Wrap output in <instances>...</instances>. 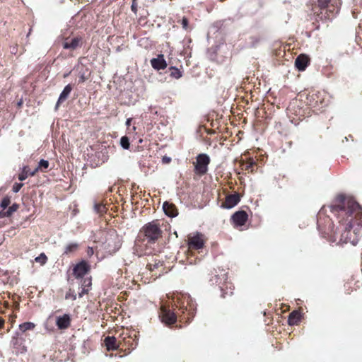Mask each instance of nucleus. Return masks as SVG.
Here are the masks:
<instances>
[{"instance_id": "nucleus-13", "label": "nucleus", "mask_w": 362, "mask_h": 362, "mask_svg": "<svg viewBox=\"0 0 362 362\" xmlns=\"http://www.w3.org/2000/svg\"><path fill=\"white\" fill-rule=\"evenodd\" d=\"M56 325L59 329H66L70 325V317L67 314L58 316L56 319Z\"/></svg>"}, {"instance_id": "nucleus-33", "label": "nucleus", "mask_w": 362, "mask_h": 362, "mask_svg": "<svg viewBox=\"0 0 362 362\" xmlns=\"http://www.w3.org/2000/svg\"><path fill=\"white\" fill-rule=\"evenodd\" d=\"M254 164H255V161L251 160L248 163H245V169L249 170L252 168Z\"/></svg>"}, {"instance_id": "nucleus-24", "label": "nucleus", "mask_w": 362, "mask_h": 362, "mask_svg": "<svg viewBox=\"0 0 362 362\" xmlns=\"http://www.w3.org/2000/svg\"><path fill=\"white\" fill-rule=\"evenodd\" d=\"M18 208V204H13L12 206H11L6 212L2 213L0 212V218L4 217V216H11L14 211H16Z\"/></svg>"}, {"instance_id": "nucleus-17", "label": "nucleus", "mask_w": 362, "mask_h": 362, "mask_svg": "<svg viewBox=\"0 0 362 362\" xmlns=\"http://www.w3.org/2000/svg\"><path fill=\"white\" fill-rule=\"evenodd\" d=\"M105 344L108 351L116 350L119 347L115 337H107L105 339Z\"/></svg>"}, {"instance_id": "nucleus-5", "label": "nucleus", "mask_w": 362, "mask_h": 362, "mask_svg": "<svg viewBox=\"0 0 362 362\" xmlns=\"http://www.w3.org/2000/svg\"><path fill=\"white\" fill-rule=\"evenodd\" d=\"M204 245V235L197 232L193 235L188 237V246L189 249L199 250Z\"/></svg>"}, {"instance_id": "nucleus-23", "label": "nucleus", "mask_w": 362, "mask_h": 362, "mask_svg": "<svg viewBox=\"0 0 362 362\" xmlns=\"http://www.w3.org/2000/svg\"><path fill=\"white\" fill-rule=\"evenodd\" d=\"M35 325L33 322H26L19 325V328L22 332H25L27 330H31L35 328Z\"/></svg>"}, {"instance_id": "nucleus-38", "label": "nucleus", "mask_w": 362, "mask_h": 362, "mask_svg": "<svg viewBox=\"0 0 362 362\" xmlns=\"http://www.w3.org/2000/svg\"><path fill=\"white\" fill-rule=\"evenodd\" d=\"M170 160L171 159L169 157H163V162H165V163H169L170 161Z\"/></svg>"}, {"instance_id": "nucleus-14", "label": "nucleus", "mask_w": 362, "mask_h": 362, "mask_svg": "<svg viewBox=\"0 0 362 362\" xmlns=\"http://www.w3.org/2000/svg\"><path fill=\"white\" fill-rule=\"evenodd\" d=\"M309 59L304 54L299 55L295 61V66L299 71H304L308 66Z\"/></svg>"}, {"instance_id": "nucleus-22", "label": "nucleus", "mask_w": 362, "mask_h": 362, "mask_svg": "<svg viewBox=\"0 0 362 362\" xmlns=\"http://www.w3.org/2000/svg\"><path fill=\"white\" fill-rule=\"evenodd\" d=\"M162 264H163L160 260L157 259H153L148 263L147 267L149 270L153 271L156 269H158L160 266H162Z\"/></svg>"}, {"instance_id": "nucleus-30", "label": "nucleus", "mask_w": 362, "mask_h": 362, "mask_svg": "<svg viewBox=\"0 0 362 362\" xmlns=\"http://www.w3.org/2000/svg\"><path fill=\"white\" fill-rule=\"evenodd\" d=\"M330 0H318V6L321 9L328 7Z\"/></svg>"}, {"instance_id": "nucleus-7", "label": "nucleus", "mask_w": 362, "mask_h": 362, "mask_svg": "<svg viewBox=\"0 0 362 362\" xmlns=\"http://www.w3.org/2000/svg\"><path fill=\"white\" fill-rule=\"evenodd\" d=\"M240 201V196L238 193L229 194L226 196L225 202L222 203L221 207L230 209L235 206Z\"/></svg>"}, {"instance_id": "nucleus-39", "label": "nucleus", "mask_w": 362, "mask_h": 362, "mask_svg": "<svg viewBox=\"0 0 362 362\" xmlns=\"http://www.w3.org/2000/svg\"><path fill=\"white\" fill-rule=\"evenodd\" d=\"M11 52L12 54H16V52H17V49H16V47H13V48H11Z\"/></svg>"}, {"instance_id": "nucleus-34", "label": "nucleus", "mask_w": 362, "mask_h": 362, "mask_svg": "<svg viewBox=\"0 0 362 362\" xmlns=\"http://www.w3.org/2000/svg\"><path fill=\"white\" fill-rule=\"evenodd\" d=\"M182 25L184 29H187L188 26V21L186 18L182 19Z\"/></svg>"}, {"instance_id": "nucleus-11", "label": "nucleus", "mask_w": 362, "mask_h": 362, "mask_svg": "<svg viewBox=\"0 0 362 362\" xmlns=\"http://www.w3.org/2000/svg\"><path fill=\"white\" fill-rule=\"evenodd\" d=\"M151 64L156 70L164 69L167 67V62L164 59L163 54H158L156 58L151 59Z\"/></svg>"}, {"instance_id": "nucleus-4", "label": "nucleus", "mask_w": 362, "mask_h": 362, "mask_svg": "<svg viewBox=\"0 0 362 362\" xmlns=\"http://www.w3.org/2000/svg\"><path fill=\"white\" fill-rule=\"evenodd\" d=\"M209 163L210 158L207 154H199L197 157L195 171L200 175L205 174L208 170V165Z\"/></svg>"}, {"instance_id": "nucleus-27", "label": "nucleus", "mask_w": 362, "mask_h": 362, "mask_svg": "<svg viewBox=\"0 0 362 362\" xmlns=\"http://www.w3.org/2000/svg\"><path fill=\"white\" fill-rule=\"evenodd\" d=\"M120 145L124 149H129L130 144L128 137L122 136L120 139Z\"/></svg>"}, {"instance_id": "nucleus-31", "label": "nucleus", "mask_w": 362, "mask_h": 362, "mask_svg": "<svg viewBox=\"0 0 362 362\" xmlns=\"http://www.w3.org/2000/svg\"><path fill=\"white\" fill-rule=\"evenodd\" d=\"M23 186V183H15L13 186L12 190L13 192L17 193L20 191L21 187Z\"/></svg>"}, {"instance_id": "nucleus-1", "label": "nucleus", "mask_w": 362, "mask_h": 362, "mask_svg": "<svg viewBox=\"0 0 362 362\" xmlns=\"http://www.w3.org/2000/svg\"><path fill=\"white\" fill-rule=\"evenodd\" d=\"M337 204L330 206V211L337 218L339 226L337 233L340 234V241L356 245L358 241V231L362 227V209L351 198L341 195Z\"/></svg>"}, {"instance_id": "nucleus-32", "label": "nucleus", "mask_w": 362, "mask_h": 362, "mask_svg": "<svg viewBox=\"0 0 362 362\" xmlns=\"http://www.w3.org/2000/svg\"><path fill=\"white\" fill-rule=\"evenodd\" d=\"M87 78L85 76L84 73H80L79 74V80L78 83H83L86 81Z\"/></svg>"}, {"instance_id": "nucleus-9", "label": "nucleus", "mask_w": 362, "mask_h": 362, "mask_svg": "<svg viewBox=\"0 0 362 362\" xmlns=\"http://www.w3.org/2000/svg\"><path fill=\"white\" fill-rule=\"evenodd\" d=\"M88 269V264L86 262L82 261L74 267V274L76 278H82L87 274Z\"/></svg>"}, {"instance_id": "nucleus-18", "label": "nucleus", "mask_w": 362, "mask_h": 362, "mask_svg": "<svg viewBox=\"0 0 362 362\" xmlns=\"http://www.w3.org/2000/svg\"><path fill=\"white\" fill-rule=\"evenodd\" d=\"M301 315L299 311L294 310L290 313L288 319V322L289 325H297L298 322L300 320Z\"/></svg>"}, {"instance_id": "nucleus-28", "label": "nucleus", "mask_w": 362, "mask_h": 362, "mask_svg": "<svg viewBox=\"0 0 362 362\" xmlns=\"http://www.w3.org/2000/svg\"><path fill=\"white\" fill-rule=\"evenodd\" d=\"M10 198L8 197H5L1 202V204H0V206L3 209H5L6 208H7V206L10 204Z\"/></svg>"}, {"instance_id": "nucleus-19", "label": "nucleus", "mask_w": 362, "mask_h": 362, "mask_svg": "<svg viewBox=\"0 0 362 362\" xmlns=\"http://www.w3.org/2000/svg\"><path fill=\"white\" fill-rule=\"evenodd\" d=\"M78 247V244L76 243H69L65 247L63 255H69L73 254L74 252L77 250Z\"/></svg>"}, {"instance_id": "nucleus-2", "label": "nucleus", "mask_w": 362, "mask_h": 362, "mask_svg": "<svg viewBox=\"0 0 362 362\" xmlns=\"http://www.w3.org/2000/svg\"><path fill=\"white\" fill-rule=\"evenodd\" d=\"M183 298V301L180 304V310H182L184 315L183 319L187 318V320H189L194 315L196 305L189 296H185Z\"/></svg>"}, {"instance_id": "nucleus-42", "label": "nucleus", "mask_w": 362, "mask_h": 362, "mask_svg": "<svg viewBox=\"0 0 362 362\" xmlns=\"http://www.w3.org/2000/svg\"><path fill=\"white\" fill-rule=\"evenodd\" d=\"M85 282H86V281H85ZM87 282H88L87 286H90V284H91L90 280H87Z\"/></svg>"}, {"instance_id": "nucleus-21", "label": "nucleus", "mask_w": 362, "mask_h": 362, "mask_svg": "<svg viewBox=\"0 0 362 362\" xmlns=\"http://www.w3.org/2000/svg\"><path fill=\"white\" fill-rule=\"evenodd\" d=\"M170 76L175 79H179L182 76V72L175 66H170L169 68Z\"/></svg>"}, {"instance_id": "nucleus-16", "label": "nucleus", "mask_w": 362, "mask_h": 362, "mask_svg": "<svg viewBox=\"0 0 362 362\" xmlns=\"http://www.w3.org/2000/svg\"><path fill=\"white\" fill-rule=\"evenodd\" d=\"M81 42V38L74 37L71 40L66 39L63 43V47L66 49L74 50L76 49Z\"/></svg>"}, {"instance_id": "nucleus-29", "label": "nucleus", "mask_w": 362, "mask_h": 362, "mask_svg": "<svg viewBox=\"0 0 362 362\" xmlns=\"http://www.w3.org/2000/svg\"><path fill=\"white\" fill-rule=\"evenodd\" d=\"M35 261L44 264L47 261V257L44 253L40 254L38 257H35Z\"/></svg>"}, {"instance_id": "nucleus-3", "label": "nucleus", "mask_w": 362, "mask_h": 362, "mask_svg": "<svg viewBox=\"0 0 362 362\" xmlns=\"http://www.w3.org/2000/svg\"><path fill=\"white\" fill-rule=\"evenodd\" d=\"M145 236L151 242H155L160 235L161 230L154 222L148 223L143 227Z\"/></svg>"}, {"instance_id": "nucleus-6", "label": "nucleus", "mask_w": 362, "mask_h": 362, "mask_svg": "<svg viewBox=\"0 0 362 362\" xmlns=\"http://www.w3.org/2000/svg\"><path fill=\"white\" fill-rule=\"evenodd\" d=\"M160 317L165 325H172L176 322L175 314L164 306L160 308Z\"/></svg>"}, {"instance_id": "nucleus-20", "label": "nucleus", "mask_w": 362, "mask_h": 362, "mask_svg": "<svg viewBox=\"0 0 362 362\" xmlns=\"http://www.w3.org/2000/svg\"><path fill=\"white\" fill-rule=\"evenodd\" d=\"M49 165V161L47 160L41 159L38 163V166L32 172L30 173V176L35 175L36 172L39 170L47 169Z\"/></svg>"}, {"instance_id": "nucleus-25", "label": "nucleus", "mask_w": 362, "mask_h": 362, "mask_svg": "<svg viewBox=\"0 0 362 362\" xmlns=\"http://www.w3.org/2000/svg\"><path fill=\"white\" fill-rule=\"evenodd\" d=\"M94 211L95 213L102 215L106 212V208L103 204L95 203Z\"/></svg>"}, {"instance_id": "nucleus-8", "label": "nucleus", "mask_w": 362, "mask_h": 362, "mask_svg": "<svg viewBox=\"0 0 362 362\" xmlns=\"http://www.w3.org/2000/svg\"><path fill=\"white\" fill-rule=\"evenodd\" d=\"M247 217L245 211H238L232 216L231 219L235 226H242L246 223Z\"/></svg>"}, {"instance_id": "nucleus-41", "label": "nucleus", "mask_w": 362, "mask_h": 362, "mask_svg": "<svg viewBox=\"0 0 362 362\" xmlns=\"http://www.w3.org/2000/svg\"><path fill=\"white\" fill-rule=\"evenodd\" d=\"M4 323V320H2V319L0 317V329L2 327V326H3Z\"/></svg>"}, {"instance_id": "nucleus-26", "label": "nucleus", "mask_w": 362, "mask_h": 362, "mask_svg": "<svg viewBox=\"0 0 362 362\" xmlns=\"http://www.w3.org/2000/svg\"><path fill=\"white\" fill-rule=\"evenodd\" d=\"M31 171H30L28 168V167H24L23 169V171L21 173L19 174L18 175V180L20 181H23L25 180L28 177V175H30V173Z\"/></svg>"}, {"instance_id": "nucleus-12", "label": "nucleus", "mask_w": 362, "mask_h": 362, "mask_svg": "<svg viewBox=\"0 0 362 362\" xmlns=\"http://www.w3.org/2000/svg\"><path fill=\"white\" fill-rule=\"evenodd\" d=\"M71 90H72V86L70 84H68L64 87V88L63 89V90L62 91V93L59 95V97L58 98V100H57L56 106H55V110H57L59 105L61 103H62L63 102H64L68 98Z\"/></svg>"}, {"instance_id": "nucleus-35", "label": "nucleus", "mask_w": 362, "mask_h": 362, "mask_svg": "<svg viewBox=\"0 0 362 362\" xmlns=\"http://www.w3.org/2000/svg\"><path fill=\"white\" fill-rule=\"evenodd\" d=\"M132 11L134 12V13H136V11H137V6H136V0H133L132 1Z\"/></svg>"}, {"instance_id": "nucleus-37", "label": "nucleus", "mask_w": 362, "mask_h": 362, "mask_svg": "<svg viewBox=\"0 0 362 362\" xmlns=\"http://www.w3.org/2000/svg\"><path fill=\"white\" fill-rule=\"evenodd\" d=\"M88 291V288H86V287H83L82 288V290H81V292L79 293V296L80 297H82V296L84 294V293H86Z\"/></svg>"}, {"instance_id": "nucleus-10", "label": "nucleus", "mask_w": 362, "mask_h": 362, "mask_svg": "<svg viewBox=\"0 0 362 362\" xmlns=\"http://www.w3.org/2000/svg\"><path fill=\"white\" fill-rule=\"evenodd\" d=\"M24 340L22 338H13L11 344L13 349L16 354L25 353L27 349L23 344Z\"/></svg>"}, {"instance_id": "nucleus-40", "label": "nucleus", "mask_w": 362, "mask_h": 362, "mask_svg": "<svg viewBox=\"0 0 362 362\" xmlns=\"http://www.w3.org/2000/svg\"><path fill=\"white\" fill-rule=\"evenodd\" d=\"M131 122H132V119H131V118H128V119H127V121H126V125H127V127L130 126V124H131Z\"/></svg>"}, {"instance_id": "nucleus-36", "label": "nucleus", "mask_w": 362, "mask_h": 362, "mask_svg": "<svg viewBox=\"0 0 362 362\" xmlns=\"http://www.w3.org/2000/svg\"><path fill=\"white\" fill-rule=\"evenodd\" d=\"M94 253L93 248L92 247H88L87 249V255L89 257H91Z\"/></svg>"}, {"instance_id": "nucleus-15", "label": "nucleus", "mask_w": 362, "mask_h": 362, "mask_svg": "<svg viewBox=\"0 0 362 362\" xmlns=\"http://www.w3.org/2000/svg\"><path fill=\"white\" fill-rule=\"evenodd\" d=\"M163 209L165 214L170 217H175L178 214L177 210L175 207V206L172 204L167 202L163 203Z\"/></svg>"}]
</instances>
